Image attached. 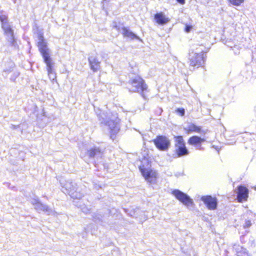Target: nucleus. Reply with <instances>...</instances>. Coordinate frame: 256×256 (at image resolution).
Wrapping results in <instances>:
<instances>
[{"mask_svg":"<svg viewBox=\"0 0 256 256\" xmlns=\"http://www.w3.org/2000/svg\"><path fill=\"white\" fill-rule=\"evenodd\" d=\"M96 112L100 123L108 126L110 130V138L114 140L120 128V119L118 117L117 114L112 113L109 110L106 112L102 111L99 108H98Z\"/></svg>","mask_w":256,"mask_h":256,"instance_id":"nucleus-1","label":"nucleus"},{"mask_svg":"<svg viewBox=\"0 0 256 256\" xmlns=\"http://www.w3.org/2000/svg\"><path fill=\"white\" fill-rule=\"evenodd\" d=\"M60 182L62 188V191L69 194L74 199H80L83 196L82 193L76 183L71 180H66L64 178L60 180Z\"/></svg>","mask_w":256,"mask_h":256,"instance_id":"nucleus-2","label":"nucleus"},{"mask_svg":"<svg viewBox=\"0 0 256 256\" xmlns=\"http://www.w3.org/2000/svg\"><path fill=\"white\" fill-rule=\"evenodd\" d=\"M175 152L178 157L188 155L189 153L185 146V143L182 136H175Z\"/></svg>","mask_w":256,"mask_h":256,"instance_id":"nucleus-3","label":"nucleus"},{"mask_svg":"<svg viewBox=\"0 0 256 256\" xmlns=\"http://www.w3.org/2000/svg\"><path fill=\"white\" fill-rule=\"evenodd\" d=\"M156 146L159 150L162 151H166L170 146V141L166 136H158L153 140Z\"/></svg>","mask_w":256,"mask_h":256,"instance_id":"nucleus-4","label":"nucleus"},{"mask_svg":"<svg viewBox=\"0 0 256 256\" xmlns=\"http://www.w3.org/2000/svg\"><path fill=\"white\" fill-rule=\"evenodd\" d=\"M130 83L132 86V90H130V92H142L146 90L148 88L144 80L139 76H136L132 80Z\"/></svg>","mask_w":256,"mask_h":256,"instance_id":"nucleus-5","label":"nucleus"},{"mask_svg":"<svg viewBox=\"0 0 256 256\" xmlns=\"http://www.w3.org/2000/svg\"><path fill=\"white\" fill-rule=\"evenodd\" d=\"M172 194L177 200L187 207L194 204L193 200L187 194L178 190H174L172 192Z\"/></svg>","mask_w":256,"mask_h":256,"instance_id":"nucleus-6","label":"nucleus"},{"mask_svg":"<svg viewBox=\"0 0 256 256\" xmlns=\"http://www.w3.org/2000/svg\"><path fill=\"white\" fill-rule=\"evenodd\" d=\"M38 46L44 62L52 60L50 56L49 49L47 47L46 42L44 36L41 34L38 36Z\"/></svg>","mask_w":256,"mask_h":256,"instance_id":"nucleus-7","label":"nucleus"},{"mask_svg":"<svg viewBox=\"0 0 256 256\" xmlns=\"http://www.w3.org/2000/svg\"><path fill=\"white\" fill-rule=\"evenodd\" d=\"M139 168L142 175L148 182H155L157 176V174L155 171L149 168H145L144 165L140 166Z\"/></svg>","mask_w":256,"mask_h":256,"instance_id":"nucleus-8","label":"nucleus"},{"mask_svg":"<svg viewBox=\"0 0 256 256\" xmlns=\"http://www.w3.org/2000/svg\"><path fill=\"white\" fill-rule=\"evenodd\" d=\"M190 66L198 68L204 62V56L202 54L192 52L190 55Z\"/></svg>","mask_w":256,"mask_h":256,"instance_id":"nucleus-9","label":"nucleus"},{"mask_svg":"<svg viewBox=\"0 0 256 256\" xmlns=\"http://www.w3.org/2000/svg\"><path fill=\"white\" fill-rule=\"evenodd\" d=\"M200 200L204 202L208 210H214L216 208L218 201L216 197L207 195L202 196Z\"/></svg>","mask_w":256,"mask_h":256,"instance_id":"nucleus-10","label":"nucleus"},{"mask_svg":"<svg viewBox=\"0 0 256 256\" xmlns=\"http://www.w3.org/2000/svg\"><path fill=\"white\" fill-rule=\"evenodd\" d=\"M104 148L99 146H94L88 151V154L90 158H101L104 156Z\"/></svg>","mask_w":256,"mask_h":256,"instance_id":"nucleus-11","label":"nucleus"},{"mask_svg":"<svg viewBox=\"0 0 256 256\" xmlns=\"http://www.w3.org/2000/svg\"><path fill=\"white\" fill-rule=\"evenodd\" d=\"M248 190L246 187L240 186H238L237 191V198L238 202L246 200L248 198Z\"/></svg>","mask_w":256,"mask_h":256,"instance_id":"nucleus-12","label":"nucleus"},{"mask_svg":"<svg viewBox=\"0 0 256 256\" xmlns=\"http://www.w3.org/2000/svg\"><path fill=\"white\" fill-rule=\"evenodd\" d=\"M90 69L94 72H97L100 68V62L94 56H90L88 58Z\"/></svg>","mask_w":256,"mask_h":256,"instance_id":"nucleus-13","label":"nucleus"},{"mask_svg":"<svg viewBox=\"0 0 256 256\" xmlns=\"http://www.w3.org/2000/svg\"><path fill=\"white\" fill-rule=\"evenodd\" d=\"M122 33L124 38H128L131 40L136 39L140 41H142L139 36L124 26L122 27Z\"/></svg>","mask_w":256,"mask_h":256,"instance_id":"nucleus-14","label":"nucleus"},{"mask_svg":"<svg viewBox=\"0 0 256 256\" xmlns=\"http://www.w3.org/2000/svg\"><path fill=\"white\" fill-rule=\"evenodd\" d=\"M34 208L38 211L45 212L48 215H54L56 214V212L52 208H49L46 205L42 204L40 202L34 206Z\"/></svg>","mask_w":256,"mask_h":256,"instance_id":"nucleus-15","label":"nucleus"},{"mask_svg":"<svg viewBox=\"0 0 256 256\" xmlns=\"http://www.w3.org/2000/svg\"><path fill=\"white\" fill-rule=\"evenodd\" d=\"M44 62L46 65V69L48 71V74L49 76V78L51 80H54L56 78V74L54 72L52 67H53V63L52 62V60H47L45 61Z\"/></svg>","mask_w":256,"mask_h":256,"instance_id":"nucleus-16","label":"nucleus"},{"mask_svg":"<svg viewBox=\"0 0 256 256\" xmlns=\"http://www.w3.org/2000/svg\"><path fill=\"white\" fill-rule=\"evenodd\" d=\"M154 20L158 24L160 25H164L170 21L169 18L162 12L156 14L154 15Z\"/></svg>","mask_w":256,"mask_h":256,"instance_id":"nucleus-17","label":"nucleus"},{"mask_svg":"<svg viewBox=\"0 0 256 256\" xmlns=\"http://www.w3.org/2000/svg\"><path fill=\"white\" fill-rule=\"evenodd\" d=\"M234 250L236 251L237 256H250L248 250L238 244H234Z\"/></svg>","mask_w":256,"mask_h":256,"instance_id":"nucleus-18","label":"nucleus"},{"mask_svg":"<svg viewBox=\"0 0 256 256\" xmlns=\"http://www.w3.org/2000/svg\"><path fill=\"white\" fill-rule=\"evenodd\" d=\"M205 141V140L203 138H201L198 136H191L188 140V144L190 145L194 146H198L200 144H201L202 142Z\"/></svg>","mask_w":256,"mask_h":256,"instance_id":"nucleus-19","label":"nucleus"},{"mask_svg":"<svg viewBox=\"0 0 256 256\" xmlns=\"http://www.w3.org/2000/svg\"><path fill=\"white\" fill-rule=\"evenodd\" d=\"M188 132H196L200 133L201 132V128L195 125L194 124H190L188 125L186 128H185Z\"/></svg>","mask_w":256,"mask_h":256,"instance_id":"nucleus-20","label":"nucleus"},{"mask_svg":"<svg viewBox=\"0 0 256 256\" xmlns=\"http://www.w3.org/2000/svg\"><path fill=\"white\" fill-rule=\"evenodd\" d=\"M7 36L8 40L10 44L11 45L14 46L15 44V40L14 36V32L13 30H10L5 32Z\"/></svg>","mask_w":256,"mask_h":256,"instance_id":"nucleus-21","label":"nucleus"},{"mask_svg":"<svg viewBox=\"0 0 256 256\" xmlns=\"http://www.w3.org/2000/svg\"><path fill=\"white\" fill-rule=\"evenodd\" d=\"M0 20L2 22V28H3L4 30V33L7 32L12 30L10 26L8 24L7 22H4V20H3L2 17L0 16Z\"/></svg>","mask_w":256,"mask_h":256,"instance_id":"nucleus-22","label":"nucleus"},{"mask_svg":"<svg viewBox=\"0 0 256 256\" xmlns=\"http://www.w3.org/2000/svg\"><path fill=\"white\" fill-rule=\"evenodd\" d=\"M228 2L233 5L238 6L242 2H244V0H228Z\"/></svg>","mask_w":256,"mask_h":256,"instance_id":"nucleus-23","label":"nucleus"},{"mask_svg":"<svg viewBox=\"0 0 256 256\" xmlns=\"http://www.w3.org/2000/svg\"><path fill=\"white\" fill-rule=\"evenodd\" d=\"M8 65H9V68H4V72H10L12 71V68L14 66V63L12 62H10L8 63Z\"/></svg>","mask_w":256,"mask_h":256,"instance_id":"nucleus-24","label":"nucleus"},{"mask_svg":"<svg viewBox=\"0 0 256 256\" xmlns=\"http://www.w3.org/2000/svg\"><path fill=\"white\" fill-rule=\"evenodd\" d=\"M78 206L80 208L82 212H84V213L87 214L90 210L86 208L85 206Z\"/></svg>","mask_w":256,"mask_h":256,"instance_id":"nucleus-25","label":"nucleus"},{"mask_svg":"<svg viewBox=\"0 0 256 256\" xmlns=\"http://www.w3.org/2000/svg\"><path fill=\"white\" fill-rule=\"evenodd\" d=\"M176 111L181 116H183L184 114L185 110L183 108H178L176 110Z\"/></svg>","mask_w":256,"mask_h":256,"instance_id":"nucleus-26","label":"nucleus"},{"mask_svg":"<svg viewBox=\"0 0 256 256\" xmlns=\"http://www.w3.org/2000/svg\"><path fill=\"white\" fill-rule=\"evenodd\" d=\"M40 202L39 200L38 199V198H34L32 200V201H31L32 204H33L34 206H36Z\"/></svg>","mask_w":256,"mask_h":256,"instance_id":"nucleus-27","label":"nucleus"},{"mask_svg":"<svg viewBox=\"0 0 256 256\" xmlns=\"http://www.w3.org/2000/svg\"><path fill=\"white\" fill-rule=\"evenodd\" d=\"M192 26H191L186 25L185 28V31L186 32H189L190 31V30H192Z\"/></svg>","mask_w":256,"mask_h":256,"instance_id":"nucleus-28","label":"nucleus"},{"mask_svg":"<svg viewBox=\"0 0 256 256\" xmlns=\"http://www.w3.org/2000/svg\"><path fill=\"white\" fill-rule=\"evenodd\" d=\"M252 224L250 220H247L246 222L244 228H249L251 226Z\"/></svg>","mask_w":256,"mask_h":256,"instance_id":"nucleus-29","label":"nucleus"},{"mask_svg":"<svg viewBox=\"0 0 256 256\" xmlns=\"http://www.w3.org/2000/svg\"><path fill=\"white\" fill-rule=\"evenodd\" d=\"M114 29H116L118 31L120 32H122V28L120 26H118V24H117V26H116V28Z\"/></svg>","mask_w":256,"mask_h":256,"instance_id":"nucleus-30","label":"nucleus"},{"mask_svg":"<svg viewBox=\"0 0 256 256\" xmlns=\"http://www.w3.org/2000/svg\"><path fill=\"white\" fill-rule=\"evenodd\" d=\"M19 127V125H14V124H12L11 125V126L10 128L12 129H16V128H17Z\"/></svg>","mask_w":256,"mask_h":256,"instance_id":"nucleus-31","label":"nucleus"},{"mask_svg":"<svg viewBox=\"0 0 256 256\" xmlns=\"http://www.w3.org/2000/svg\"><path fill=\"white\" fill-rule=\"evenodd\" d=\"M195 147H196V149H197V150H202V148L200 144H198V146H195Z\"/></svg>","mask_w":256,"mask_h":256,"instance_id":"nucleus-32","label":"nucleus"},{"mask_svg":"<svg viewBox=\"0 0 256 256\" xmlns=\"http://www.w3.org/2000/svg\"><path fill=\"white\" fill-rule=\"evenodd\" d=\"M180 4H184L185 2V0H176Z\"/></svg>","mask_w":256,"mask_h":256,"instance_id":"nucleus-33","label":"nucleus"},{"mask_svg":"<svg viewBox=\"0 0 256 256\" xmlns=\"http://www.w3.org/2000/svg\"><path fill=\"white\" fill-rule=\"evenodd\" d=\"M117 23L116 22H113L112 24V28H114L116 26H117Z\"/></svg>","mask_w":256,"mask_h":256,"instance_id":"nucleus-34","label":"nucleus"},{"mask_svg":"<svg viewBox=\"0 0 256 256\" xmlns=\"http://www.w3.org/2000/svg\"><path fill=\"white\" fill-rule=\"evenodd\" d=\"M2 17V19L4 20V22H7L6 16H0Z\"/></svg>","mask_w":256,"mask_h":256,"instance_id":"nucleus-35","label":"nucleus"}]
</instances>
